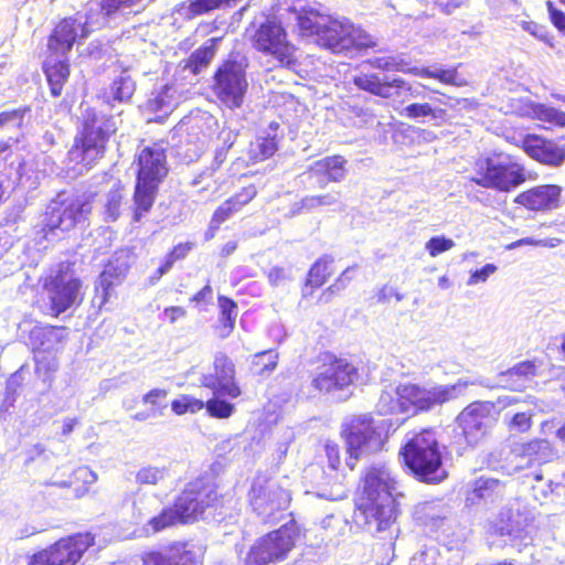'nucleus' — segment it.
<instances>
[{
	"label": "nucleus",
	"instance_id": "nucleus-1",
	"mask_svg": "<svg viewBox=\"0 0 565 565\" xmlns=\"http://www.w3.org/2000/svg\"><path fill=\"white\" fill-rule=\"evenodd\" d=\"M402 495L386 466L370 467L363 479V495L354 514L355 523L372 535L393 540L397 529L396 500Z\"/></svg>",
	"mask_w": 565,
	"mask_h": 565
},
{
	"label": "nucleus",
	"instance_id": "nucleus-2",
	"mask_svg": "<svg viewBox=\"0 0 565 565\" xmlns=\"http://www.w3.org/2000/svg\"><path fill=\"white\" fill-rule=\"evenodd\" d=\"M470 385L489 386L482 377L459 379L454 384L435 385L429 388L404 384L395 390L382 392L376 407L383 415L391 413L415 415L459 398Z\"/></svg>",
	"mask_w": 565,
	"mask_h": 565
},
{
	"label": "nucleus",
	"instance_id": "nucleus-3",
	"mask_svg": "<svg viewBox=\"0 0 565 565\" xmlns=\"http://www.w3.org/2000/svg\"><path fill=\"white\" fill-rule=\"evenodd\" d=\"M405 466L413 476L426 483H439L447 478L439 443L433 430L413 434L401 449Z\"/></svg>",
	"mask_w": 565,
	"mask_h": 565
},
{
	"label": "nucleus",
	"instance_id": "nucleus-4",
	"mask_svg": "<svg viewBox=\"0 0 565 565\" xmlns=\"http://www.w3.org/2000/svg\"><path fill=\"white\" fill-rule=\"evenodd\" d=\"M137 180L134 194L136 205L134 220L139 222L153 205L160 183L168 174L164 151L153 146L145 147L137 154Z\"/></svg>",
	"mask_w": 565,
	"mask_h": 565
},
{
	"label": "nucleus",
	"instance_id": "nucleus-5",
	"mask_svg": "<svg viewBox=\"0 0 565 565\" xmlns=\"http://www.w3.org/2000/svg\"><path fill=\"white\" fill-rule=\"evenodd\" d=\"M246 34L252 47L276 61L279 67L290 68L297 64V49L279 21L267 19L258 25L248 28Z\"/></svg>",
	"mask_w": 565,
	"mask_h": 565
},
{
	"label": "nucleus",
	"instance_id": "nucleus-6",
	"mask_svg": "<svg viewBox=\"0 0 565 565\" xmlns=\"http://www.w3.org/2000/svg\"><path fill=\"white\" fill-rule=\"evenodd\" d=\"M386 428V420H374L369 415H361L351 419L344 430L349 454L347 465L350 469H354L356 460L361 457L382 449L387 438Z\"/></svg>",
	"mask_w": 565,
	"mask_h": 565
},
{
	"label": "nucleus",
	"instance_id": "nucleus-7",
	"mask_svg": "<svg viewBox=\"0 0 565 565\" xmlns=\"http://www.w3.org/2000/svg\"><path fill=\"white\" fill-rule=\"evenodd\" d=\"M478 178L475 182L488 189L510 192L525 182V169L513 156L493 153L477 162Z\"/></svg>",
	"mask_w": 565,
	"mask_h": 565
},
{
	"label": "nucleus",
	"instance_id": "nucleus-8",
	"mask_svg": "<svg viewBox=\"0 0 565 565\" xmlns=\"http://www.w3.org/2000/svg\"><path fill=\"white\" fill-rule=\"evenodd\" d=\"M299 526L290 520L278 530L258 539L246 556V565H271L282 562L294 548Z\"/></svg>",
	"mask_w": 565,
	"mask_h": 565
},
{
	"label": "nucleus",
	"instance_id": "nucleus-9",
	"mask_svg": "<svg viewBox=\"0 0 565 565\" xmlns=\"http://www.w3.org/2000/svg\"><path fill=\"white\" fill-rule=\"evenodd\" d=\"M317 44L335 54L361 52L376 45L372 35L361 26L349 20L331 19L330 17Z\"/></svg>",
	"mask_w": 565,
	"mask_h": 565
},
{
	"label": "nucleus",
	"instance_id": "nucleus-10",
	"mask_svg": "<svg viewBox=\"0 0 565 565\" xmlns=\"http://www.w3.org/2000/svg\"><path fill=\"white\" fill-rule=\"evenodd\" d=\"M253 511L264 523H275L290 503V494L276 480L256 478L249 491Z\"/></svg>",
	"mask_w": 565,
	"mask_h": 565
},
{
	"label": "nucleus",
	"instance_id": "nucleus-11",
	"mask_svg": "<svg viewBox=\"0 0 565 565\" xmlns=\"http://www.w3.org/2000/svg\"><path fill=\"white\" fill-rule=\"evenodd\" d=\"M218 501L215 478L205 475L189 482L182 493L175 499V507L183 523L196 521L207 508Z\"/></svg>",
	"mask_w": 565,
	"mask_h": 565
},
{
	"label": "nucleus",
	"instance_id": "nucleus-12",
	"mask_svg": "<svg viewBox=\"0 0 565 565\" xmlns=\"http://www.w3.org/2000/svg\"><path fill=\"white\" fill-rule=\"evenodd\" d=\"M43 286L47 291L52 310L58 316L76 303L82 284L75 276L73 264L65 262L50 269Z\"/></svg>",
	"mask_w": 565,
	"mask_h": 565
},
{
	"label": "nucleus",
	"instance_id": "nucleus-13",
	"mask_svg": "<svg viewBox=\"0 0 565 565\" xmlns=\"http://www.w3.org/2000/svg\"><path fill=\"white\" fill-rule=\"evenodd\" d=\"M93 544L94 536L89 532L77 533L33 554L28 565H76Z\"/></svg>",
	"mask_w": 565,
	"mask_h": 565
},
{
	"label": "nucleus",
	"instance_id": "nucleus-14",
	"mask_svg": "<svg viewBox=\"0 0 565 565\" xmlns=\"http://www.w3.org/2000/svg\"><path fill=\"white\" fill-rule=\"evenodd\" d=\"M247 87L245 70L235 60L224 61L214 73L213 92L231 109L242 106Z\"/></svg>",
	"mask_w": 565,
	"mask_h": 565
},
{
	"label": "nucleus",
	"instance_id": "nucleus-15",
	"mask_svg": "<svg viewBox=\"0 0 565 565\" xmlns=\"http://www.w3.org/2000/svg\"><path fill=\"white\" fill-rule=\"evenodd\" d=\"M494 422V404L486 401L470 403L456 418L460 435L471 447L486 437Z\"/></svg>",
	"mask_w": 565,
	"mask_h": 565
},
{
	"label": "nucleus",
	"instance_id": "nucleus-16",
	"mask_svg": "<svg viewBox=\"0 0 565 565\" xmlns=\"http://www.w3.org/2000/svg\"><path fill=\"white\" fill-rule=\"evenodd\" d=\"M90 207L79 198H64L58 194L46 207L44 227L49 231H70L86 220Z\"/></svg>",
	"mask_w": 565,
	"mask_h": 565
},
{
	"label": "nucleus",
	"instance_id": "nucleus-17",
	"mask_svg": "<svg viewBox=\"0 0 565 565\" xmlns=\"http://www.w3.org/2000/svg\"><path fill=\"white\" fill-rule=\"evenodd\" d=\"M358 376V367L348 360L328 356L317 367L311 385L320 393H333L351 386Z\"/></svg>",
	"mask_w": 565,
	"mask_h": 565
},
{
	"label": "nucleus",
	"instance_id": "nucleus-18",
	"mask_svg": "<svg viewBox=\"0 0 565 565\" xmlns=\"http://www.w3.org/2000/svg\"><path fill=\"white\" fill-rule=\"evenodd\" d=\"M93 23L87 22V12L85 21L81 22L75 17H64L60 19L51 30L47 36V52L50 56L68 54L75 44L88 36L89 26Z\"/></svg>",
	"mask_w": 565,
	"mask_h": 565
},
{
	"label": "nucleus",
	"instance_id": "nucleus-19",
	"mask_svg": "<svg viewBox=\"0 0 565 565\" xmlns=\"http://www.w3.org/2000/svg\"><path fill=\"white\" fill-rule=\"evenodd\" d=\"M19 329L22 333H28L29 344L32 347L35 361L41 364L43 354H56L63 349L66 339V329L64 327L44 326L40 322L24 320Z\"/></svg>",
	"mask_w": 565,
	"mask_h": 565
},
{
	"label": "nucleus",
	"instance_id": "nucleus-20",
	"mask_svg": "<svg viewBox=\"0 0 565 565\" xmlns=\"http://www.w3.org/2000/svg\"><path fill=\"white\" fill-rule=\"evenodd\" d=\"M201 383L211 388L214 394L236 398L241 395V388L235 382V365L224 353H217L214 358V373L202 376Z\"/></svg>",
	"mask_w": 565,
	"mask_h": 565
},
{
	"label": "nucleus",
	"instance_id": "nucleus-21",
	"mask_svg": "<svg viewBox=\"0 0 565 565\" xmlns=\"http://www.w3.org/2000/svg\"><path fill=\"white\" fill-rule=\"evenodd\" d=\"M563 188L556 184H543L521 192L514 203L534 212L556 210L561 206Z\"/></svg>",
	"mask_w": 565,
	"mask_h": 565
},
{
	"label": "nucleus",
	"instance_id": "nucleus-22",
	"mask_svg": "<svg viewBox=\"0 0 565 565\" xmlns=\"http://www.w3.org/2000/svg\"><path fill=\"white\" fill-rule=\"evenodd\" d=\"M128 254L116 253L105 265L104 270L96 281V292L100 294L102 305L106 303L113 296L115 287L119 286L129 270Z\"/></svg>",
	"mask_w": 565,
	"mask_h": 565
},
{
	"label": "nucleus",
	"instance_id": "nucleus-23",
	"mask_svg": "<svg viewBox=\"0 0 565 565\" xmlns=\"http://www.w3.org/2000/svg\"><path fill=\"white\" fill-rule=\"evenodd\" d=\"M117 126L110 117L86 111L82 116L78 141H105L115 135Z\"/></svg>",
	"mask_w": 565,
	"mask_h": 565
},
{
	"label": "nucleus",
	"instance_id": "nucleus-24",
	"mask_svg": "<svg viewBox=\"0 0 565 565\" xmlns=\"http://www.w3.org/2000/svg\"><path fill=\"white\" fill-rule=\"evenodd\" d=\"M466 494L468 505L495 503L504 494V484L494 478L480 477L470 483Z\"/></svg>",
	"mask_w": 565,
	"mask_h": 565
},
{
	"label": "nucleus",
	"instance_id": "nucleus-25",
	"mask_svg": "<svg viewBox=\"0 0 565 565\" xmlns=\"http://www.w3.org/2000/svg\"><path fill=\"white\" fill-rule=\"evenodd\" d=\"M143 565H196L194 554L185 544L175 543L159 551L142 555Z\"/></svg>",
	"mask_w": 565,
	"mask_h": 565
},
{
	"label": "nucleus",
	"instance_id": "nucleus-26",
	"mask_svg": "<svg viewBox=\"0 0 565 565\" xmlns=\"http://www.w3.org/2000/svg\"><path fill=\"white\" fill-rule=\"evenodd\" d=\"M448 512V507L443 500H433L418 503L414 509L413 515L419 525L435 532L441 527Z\"/></svg>",
	"mask_w": 565,
	"mask_h": 565
},
{
	"label": "nucleus",
	"instance_id": "nucleus-27",
	"mask_svg": "<svg viewBox=\"0 0 565 565\" xmlns=\"http://www.w3.org/2000/svg\"><path fill=\"white\" fill-rule=\"evenodd\" d=\"M42 71L49 84L51 95L60 97L71 75L68 58H52V56H49L42 63Z\"/></svg>",
	"mask_w": 565,
	"mask_h": 565
},
{
	"label": "nucleus",
	"instance_id": "nucleus-28",
	"mask_svg": "<svg viewBox=\"0 0 565 565\" xmlns=\"http://www.w3.org/2000/svg\"><path fill=\"white\" fill-rule=\"evenodd\" d=\"M352 82L358 88L382 98L393 97V88H401L405 85V81L402 78L382 82L376 74H360L354 76Z\"/></svg>",
	"mask_w": 565,
	"mask_h": 565
},
{
	"label": "nucleus",
	"instance_id": "nucleus-29",
	"mask_svg": "<svg viewBox=\"0 0 565 565\" xmlns=\"http://www.w3.org/2000/svg\"><path fill=\"white\" fill-rule=\"evenodd\" d=\"M329 17L312 8H302L297 14V26L301 36L320 39Z\"/></svg>",
	"mask_w": 565,
	"mask_h": 565
},
{
	"label": "nucleus",
	"instance_id": "nucleus-30",
	"mask_svg": "<svg viewBox=\"0 0 565 565\" xmlns=\"http://www.w3.org/2000/svg\"><path fill=\"white\" fill-rule=\"evenodd\" d=\"M524 152L534 160L551 167H559L565 161V147L558 143H522Z\"/></svg>",
	"mask_w": 565,
	"mask_h": 565
},
{
	"label": "nucleus",
	"instance_id": "nucleus-31",
	"mask_svg": "<svg viewBox=\"0 0 565 565\" xmlns=\"http://www.w3.org/2000/svg\"><path fill=\"white\" fill-rule=\"evenodd\" d=\"M536 375V365L532 361H523L512 369L500 374L501 381L510 386L511 390L522 391L527 386Z\"/></svg>",
	"mask_w": 565,
	"mask_h": 565
},
{
	"label": "nucleus",
	"instance_id": "nucleus-32",
	"mask_svg": "<svg viewBox=\"0 0 565 565\" xmlns=\"http://www.w3.org/2000/svg\"><path fill=\"white\" fill-rule=\"evenodd\" d=\"M97 481V475L95 471L89 469L88 467H78L75 469L68 480L63 481H51L50 484L56 486L60 488H68L76 483H82V486H78L74 489V495L76 498L84 497L92 484H94Z\"/></svg>",
	"mask_w": 565,
	"mask_h": 565
},
{
	"label": "nucleus",
	"instance_id": "nucleus-33",
	"mask_svg": "<svg viewBox=\"0 0 565 565\" xmlns=\"http://www.w3.org/2000/svg\"><path fill=\"white\" fill-rule=\"evenodd\" d=\"M217 39H210L209 45H202L191 53L184 62V68L192 74H199L203 68L207 67L215 55V44Z\"/></svg>",
	"mask_w": 565,
	"mask_h": 565
},
{
	"label": "nucleus",
	"instance_id": "nucleus-34",
	"mask_svg": "<svg viewBox=\"0 0 565 565\" xmlns=\"http://www.w3.org/2000/svg\"><path fill=\"white\" fill-rule=\"evenodd\" d=\"M515 449L525 457L531 458L533 463L547 462L554 456L552 446L546 439H535L530 443L519 445Z\"/></svg>",
	"mask_w": 565,
	"mask_h": 565
},
{
	"label": "nucleus",
	"instance_id": "nucleus-35",
	"mask_svg": "<svg viewBox=\"0 0 565 565\" xmlns=\"http://www.w3.org/2000/svg\"><path fill=\"white\" fill-rule=\"evenodd\" d=\"M401 114L406 118L414 120L425 117H429L431 119H444L447 116V109L434 106L430 103H412L407 105Z\"/></svg>",
	"mask_w": 565,
	"mask_h": 565
},
{
	"label": "nucleus",
	"instance_id": "nucleus-36",
	"mask_svg": "<svg viewBox=\"0 0 565 565\" xmlns=\"http://www.w3.org/2000/svg\"><path fill=\"white\" fill-rule=\"evenodd\" d=\"M218 307L221 310L220 322L222 324L221 337H227L234 329L236 317H237V305L236 302L226 297L218 296Z\"/></svg>",
	"mask_w": 565,
	"mask_h": 565
},
{
	"label": "nucleus",
	"instance_id": "nucleus-37",
	"mask_svg": "<svg viewBox=\"0 0 565 565\" xmlns=\"http://www.w3.org/2000/svg\"><path fill=\"white\" fill-rule=\"evenodd\" d=\"M332 264L333 257L329 255L317 259L308 273L307 284L315 288L322 286L332 274V270L329 269Z\"/></svg>",
	"mask_w": 565,
	"mask_h": 565
},
{
	"label": "nucleus",
	"instance_id": "nucleus-38",
	"mask_svg": "<svg viewBox=\"0 0 565 565\" xmlns=\"http://www.w3.org/2000/svg\"><path fill=\"white\" fill-rule=\"evenodd\" d=\"M344 163L345 160L342 157L334 156L317 161L315 167L318 171L324 172L330 181L339 182L345 175Z\"/></svg>",
	"mask_w": 565,
	"mask_h": 565
},
{
	"label": "nucleus",
	"instance_id": "nucleus-39",
	"mask_svg": "<svg viewBox=\"0 0 565 565\" xmlns=\"http://www.w3.org/2000/svg\"><path fill=\"white\" fill-rule=\"evenodd\" d=\"M420 74L424 77L436 79L439 83L445 84V85L462 87L468 84L466 78H463L458 73L457 67H451L448 70H434V71L424 68Z\"/></svg>",
	"mask_w": 565,
	"mask_h": 565
},
{
	"label": "nucleus",
	"instance_id": "nucleus-40",
	"mask_svg": "<svg viewBox=\"0 0 565 565\" xmlns=\"http://www.w3.org/2000/svg\"><path fill=\"white\" fill-rule=\"evenodd\" d=\"M169 477L167 467L143 466L136 473L138 484L157 486Z\"/></svg>",
	"mask_w": 565,
	"mask_h": 565
},
{
	"label": "nucleus",
	"instance_id": "nucleus-41",
	"mask_svg": "<svg viewBox=\"0 0 565 565\" xmlns=\"http://www.w3.org/2000/svg\"><path fill=\"white\" fill-rule=\"evenodd\" d=\"M177 523L183 522L181 521V514L178 512L175 503L172 508L163 509L159 515L153 516L148 521V525L151 527L152 533L160 532Z\"/></svg>",
	"mask_w": 565,
	"mask_h": 565
},
{
	"label": "nucleus",
	"instance_id": "nucleus-42",
	"mask_svg": "<svg viewBox=\"0 0 565 565\" xmlns=\"http://www.w3.org/2000/svg\"><path fill=\"white\" fill-rule=\"evenodd\" d=\"M492 534L498 536H514L519 531V525L513 520L511 510H502L499 520L490 527Z\"/></svg>",
	"mask_w": 565,
	"mask_h": 565
},
{
	"label": "nucleus",
	"instance_id": "nucleus-43",
	"mask_svg": "<svg viewBox=\"0 0 565 565\" xmlns=\"http://www.w3.org/2000/svg\"><path fill=\"white\" fill-rule=\"evenodd\" d=\"M278 353L267 350L256 353L253 358V366L258 375H267L277 366Z\"/></svg>",
	"mask_w": 565,
	"mask_h": 565
},
{
	"label": "nucleus",
	"instance_id": "nucleus-44",
	"mask_svg": "<svg viewBox=\"0 0 565 565\" xmlns=\"http://www.w3.org/2000/svg\"><path fill=\"white\" fill-rule=\"evenodd\" d=\"M210 416L215 418H228L234 412V405L220 398V394H214V397L204 403Z\"/></svg>",
	"mask_w": 565,
	"mask_h": 565
},
{
	"label": "nucleus",
	"instance_id": "nucleus-45",
	"mask_svg": "<svg viewBox=\"0 0 565 565\" xmlns=\"http://www.w3.org/2000/svg\"><path fill=\"white\" fill-rule=\"evenodd\" d=\"M121 200H122V194L118 188L111 189L107 193L106 201L104 204V214H105V218L108 222H114L119 217Z\"/></svg>",
	"mask_w": 565,
	"mask_h": 565
},
{
	"label": "nucleus",
	"instance_id": "nucleus-46",
	"mask_svg": "<svg viewBox=\"0 0 565 565\" xmlns=\"http://www.w3.org/2000/svg\"><path fill=\"white\" fill-rule=\"evenodd\" d=\"M340 202L339 193L306 196L300 201V209L311 211L320 206H331Z\"/></svg>",
	"mask_w": 565,
	"mask_h": 565
},
{
	"label": "nucleus",
	"instance_id": "nucleus-47",
	"mask_svg": "<svg viewBox=\"0 0 565 565\" xmlns=\"http://www.w3.org/2000/svg\"><path fill=\"white\" fill-rule=\"evenodd\" d=\"M171 408L177 415H183L188 412L195 413L204 408V402L189 395H183L171 403Z\"/></svg>",
	"mask_w": 565,
	"mask_h": 565
},
{
	"label": "nucleus",
	"instance_id": "nucleus-48",
	"mask_svg": "<svg viewBox=\"0 0 565 565\" xmlns=\"http://www.w3.org/2000/svg\"><path fill=\"white\" fill-rule=\"evenodd\" d=\"M439 556V551L436 546H424L423 550L412 556L409 565H441Z\"/></svg>",
	"mask_w": 565,
	"mask_h": 565
},
{
	"label": "nucleus",
	"instance_id": "nucleus-49",
	"mask_svg": "<svg viewBox=\"0 0 565 565\" xmlns=\"http://www.w3.org/2000/svg\"><path fill=\"white\" fill-rule=\"evenodd\" d=\"M532 480L534 482L532 483L531 487L533 491V497L536 500L547 498V495L554 491V487L558 486L557 483H554L552 480L545 481L543 475L537 472L533 473Z\"/></svg>",
	"mask_w": 565,
	"mask_h": 565
},
{
	"label": "nucleus",
	"instance_id": "nucleus-50",
	"mask_svg": "<svg viewBox=\"0 0 565 565\" xmlns=\"http://www.w3.org/2000/svg\"><path fill=\"white\" fill-rule=\"evenodd\" d=\"M28 111H30V107L15 108L0 113V126L21 127Z\"/></svg>",
	"mask_w": 565,
	"mask_h": 565
},
{
	"label": "nucleus",
	"instance_id": "nucleus-51",
	"mask_svg": "<svg viewBox=\"0 0 565 565\" xmlns=\"http://www.w3.org/2000/svg\"><path fill=\"white\" fill-rule=\"evenodd\" d=\"M534 463L531 461V458L525 457L514 448L509 462L505 466H502V469H504L508 475H514L532 467Z\"/></svg>",
	"mask_w": 565,
	"mask_h": 565
},
{
	"label": "nucleus",
	"instance_id": "nucleus-52",
	"mask_svg": "<svg viewBox=\"0 0 565 565\" xmlns=\"http://www.w3.org/2000/svg\"><path fill=\"white\" fill-rule=\"evenodd\" d=\"M454 246L455 242L452 239L445 236H434L426 243L425 248L431 257H436Z\"/></svg>",
	"mask_w": 565,
	"mask_h": 565
},
{
	"label": "nucleus",
	"instance_id": "nucleus-53",
	"mask_svg": "<svg viewBox=\"0 0 565 565\" xmlns=\"http://www.w3.org/2000/svg\"><path fill=\"white\" fill-rule=\"evenodd\" d=\"M249 154L254 162L271 157L277 150V143H249Z\"/></svg>",
	"mask_w": 565,
	"mask_h": 565
},
{
	"label": "nucleus",
	"instance_id": "nucleus-54",
	"mask_svg": "<svg viewBox=\"0 0 565 565\" xmlns=\"http://www.w3.org/2000/svg\"><path fill=\"white\" fill-rule=\"evenodd\" d=\"M561 242L562 241L556 237L545 238V239H535L533 237H524L516 242L511 243L508 248L514 249V248L523 246V245L554 248V247H557L561 244Z\"/></svg>",
	"mask_w": 565,
	"mask_h": 565
},
{
	"label": "nucleus",
	"instance_id": "nucleus-55",
	"mask_svg": "<svg viewBox=\"0 0 565 565\" xmlns=\"http://www.w3.org/2000/svg\"><path fill=\"white\" fill-rule=\"evenodd\" d=\"M18 386H20V376L15 373L12 374L7 381L6 397L2 405L0 406L2 412L9 411V408L13 405L15 401L14 394Z\"/></svg>",
	"mask_w": 565,
	"mask_h": 565
},
{
	"label": "nucleus",
	"instance_id": "nucleus-56",
	"mask_svg": "<svg viewBox=\"0 0 565 565\" xmlns=\"http://www.w3.org/2000/svg\"><path fill=\"white\" fill-rule=\"evenodd\" d=\"M234 212H237V206H235L234 201L228 199L214 212L211 223L218 225L226 221Z\"/></svg>",
	"mask_w": 565,
	"mask_h": 565
},
{
	"label": "nucleus",
	"instance_id": "nucleus-57",
	"mask_svg": "<svg viewBox=\"0 0 565 565\" xmlns=\"http://www.w3.org/2000/svg\"><path fill=\"white\" fill-rule=\"evenodd\" d=\"M551 23L565 35V12L555 8L552 1L546 2Z\"/></svg>",
	"mask_w": 565,
	"mask_h": 565
},
{
	"label": "nucleus",
	"instance_id": "nucleus-58",
	"mask_svg": "<svg viewBox=\"0 0 565 565\" xmlns=\"http://www.w3.org/2000/svg\"><path fill=\"white\" fill-rule=\"evenodd\" d=\"M497 271V266L493 264H487L482 268L475 270L471 273L467 284L469 286L477 285L480 282H484L490 275Z\"/></svg>",
	"mask_w": 565,
	"mask_h": 565
},
{
	"label": "nucleus",
	"instance_id": "nucleus-59",
	"mask_svg": "<svg viewBox=\"0 0 565 565\" xmlns=\"http://www.w3.org/2000/svg\"><path fill=\"white\" fill-rule=\"evenodd\" d=\"M105 143H81L85 147L84 167H89L97 158L102 157L105 151Z\"/></svg>",
	"mask_w": 565,
	"mask_h": 565
},
{
	"label": "nucleus",
	"instance_id": "nucleus-60",
	"mask_svg": "<svg viewBox=\"0 0 565 565\" xmlns=\"http://www.w3.org/2000/svg\"><path fill=\"white\" fill-rule=\"evenodd\" d=\"M137 498L132 502L134 508V521L140 522L142 521L151 511L147 507H145V499L146 495L143 493H140L139 491L136 493Z\"/></svg>",
	"mask_w": 565,
	"mask_h": 565
},
{
	"label": "nucleus",
	"instance_id": "nucleus-61",
	"mask_svg": "<svg viewBox=\"0 0 565 565\" xmlns=\"http://www.w3.org/2000/svg\"><path fill=\"white\" fill-rule=\"evenodd\" d=\"M256 193V188L254 185H248L236 195L230 198V200L235 202V206H237L238 211L242 206L250 202L255 198Z\"/></svg>",
	"mask_w": 565,
	"mask_h": 565
},
{
	"label": "nucleus",
	"instance_id": "nucleus-62",
	"mask_svg": "<svg viewBox=\"0 0 565 565\" xmlns=\"http://www.w3.org/2000/svg\"><path fill=\"white\" fill-rule=\"evenodd\" d=\"M510 427L518 431H526L531 427V414L519 412L510 420Z\"/></svg>",
	"mask_w": 565,
	"mask_h": 565
},
{
	"label": "nucleus",
	"instance_id": "nucleus-63",
	"mask_svg": "<svg viewBox=\"0 0 565 565\" xmlns=\"http://www.w3.org/2000/svg\"><path fill=\"white\" fill-rule=\"evenodd\" d=\"M326 456L328 458L329 467L337 470L340 466V450L335 443L327 441L324 445Z\"/></svg>",
	"mask_w": 565,
	"mask_h": 565
},
{
	"label": "nucleus",
	"instance_id": "nucleus-64",
	"mask_svg": "<svg viewBox=\"0 0 565 565\" xmlns=\"http://www.w3.org/2000/svg\"><path fill=\"white\" fill-rule=\"evenodd\" d=\"M113 95H114V98L119 102H124V100L128 99L131 96V89H130L128 83L122 78L114 81Z\"/></svg>",
	"mask_w": 565,
	"mask_h": 565
}]
</instances>
